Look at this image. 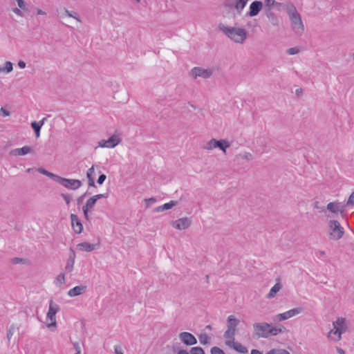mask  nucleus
<instances>
[{
    "instance_id": "obj_16",
    "label": "nucleus",
    "mask_w": 354,
    "mask_h": 354,
    "mask_svg": "<svg viewBox=\"0 0 354 354\" xmlns=\"http://www.w3.org/2000/svg\"><path fill=\"white\" fill-rule=\"evenodd\" d=\"M72 227L77 234H80L83 230V225L76 214H71V216Z\"/></svg>"
},
{
    "instance_id": "obj_54",
    "label": "nucleus",
    "mask_w": 354,
    "mask_h": 354,
    "mask_svg": "<svg viewBox=\"0 0 354 354\" xmlns=\"http://www.w3.org/2000/svg\"><path fill=\"white\" fill-rule=\"evenodd\" d=\"M295 94L298 97L301 96L303 95V89L301 88L296 89Z\"/></svg>"
},
{
    "instance_id": "obj_32",
    "label": "nucleus",
    "mask_w": 354,
    "mask_h": 354,
    "mask_svg": "<svg viewBox=\"0 0 354 354\" xmlns=\"http://www.w3.org/2000/svg\"><path fill=\"white\" fill-rule=\"evenodd\" d=\"M75 261L67 259L66 265L65 266V270L67 272H71L73 270Z\"/></svg>"
},
{
    "instance_id": "obj_48",
    "label": "nucleus",
    "mask_w": 354,
    "mask_h": 354,
    "mask_svg": "<svg viewBox=\"0 0 354 354\" xmlns=\"http://www.w3.org/2000/svg\"><path fill=\"white\" fill-rule=\"evenodd\" d=\"M24 260L23 259L19 257H15L11 259V262L13 264L21 263L24 262Z\"/></svg>"
},
{
    "instance_id": "obj_22",
    "label": "nucleus",
    "mask_w": 354,
    "mask_h": 354,
    "mask_svg": "<svg viewBox=\"0 0 354 354\" xmlns=\"http://www.w3.org/2000/svg\"><path fill=\"white\" fill-rule=\"evenodd\" d=\"M227 328H231L232 330H236V327L239 324V320L236 319L234 315H230L227 319Z\"/></svg>"
},
{
    "instance_id": "obj_44",
    "label": "nucleus",
    "mask_w": 354,
    "mask_h": 354,
    "mask_svg": "<svg viewBox=\"0 0 354 354\" xmlns=\"http://www.w3.org/2000/svg\"><path fill=\"white\" fill-rule=\"evenodd\" d=\"M69 250H70V254H69L68 259L75 261V257H76L75 252L74 251V250L72 248H71Z\"/></svg>"
},
{
    "instance_id": "obj_1",
    "label": "nucleus",
    "mask_w": 354,
    "mask_h": 354,
    "mask_svg": "<svg viewBox=\"0 0 354 354\" xmlns=\"http://www.w3.org/2000/svg\"><path fill=\"white\" fill-rule=\"evenodd\" d=\"M283 8L286 10L291 22V27L297 35H301L304 32V24L300 14L297 12L294 4L290 1L283 3Z\"/></svg>"
},
{
    "instance_id": "obj_63",
    "label": "nucleus",
    "mask_w": 354,
    "mask_h": 354,
    "mask_svg": "<svg viewBox=\"0 0 354 354\" xmlns=\"http://www.w3.org/2000/svg\"><path fill=\"white\" fill-rule=\"evenodd\" d=\"M251 354H263L261 351L257 349H252L251 351Z\"/></svg>"
},
{
    "instance_id": "obj_27",
    "label": "nucleus",
    "mask_w": 354,
    "mask_h": 354,
    "mask_svg": "<svg viewBox=\"0 0 354 354\" xmlns=\"http://www.w3.org/2000/svg\"><path fill=\"white\" fill-rule=\"evenodd\" d=\"M264 3H265V9H270V10L274 6H278V5L281 6L282 5V3L276 2L275 0H264Z\"/></svg>"
},
{
    "instance_id": "obj_53",
    "label": "nucleus",
    "mask_w": 354,
    "mask_h": 354,
    "mask_svg": "<svg viewBox=\"0 0 354 354\" xmlns=\"http://www.w3.org/2000/svg\"><path fill=\"white\" fill-rule=\"evenodd\" d=\"M17 64L20 68H25L26 66V64L22 60L19 61Z\"/></svg>"
},
{
    "instance_id": "obj_55",
    "label": "nucleus",
    "mask_w": 354,
    "mask_h": 354,
    "mask_svg": "<svg viewBox=\"0 0 354 354\" xmlns=\"http://www.w3.org/2000/svg\"><path fill=\"white\" fill-rule=\"evenodd\" d=\"M73 345L76 352H77V351H81L80 345L79 342H73Z\"/></svg>"
},
{
    "instance_id": "obj_50",
    "label": "nucleus",
    "mask_w": 354,
    "mask_h": 354,
    "mask_svg": "<svg viewBox=\"0 0 354 354\" xmlns=\"http://www.w3.org/2000/svg\"><path fill=\"white\" fill-rule=\"evenodd\" d=\"M242 158L243 159H245L247 160H251L252 159V153H249V152H245L243 156H242Z\"/></svg>"
},
{
    "instance_id": "obj_62",
    "label": "nucleus",
    "mask_w": 354,
    "mask_h": 354,
    "mask_svg": "<svg viewBox=\"0 0 354 354\" xmlns=\"http://www.w3.org/2000/svg\"><path fill=\"white\" fill-rule=\"evenodd\" d=\"M336 350L339 354H345V351L341 348L337 347Z\"/></svg>"
},
{
    "instance_id": "obj_60",
    "label": "nucleus",
    "mask_w": 354,
    "mask_h": 354,
    "mask_svg": "<svg viewBox=\"0 0 354 354\" xmlns=\"http://www.w3.org/2000/svg\"><path fill=\"white\" fill-rule=\"evenodd\" d=\"M89 187H95L94 179H88Z\"/></svg>"
},
{
    "instance_id": "obj_37",
    "label": "nucleus",
    "mask_w": 354,
    "mask_h": 354,
    "mask_svg": "<svg viewBox=\"0 0 354 354\" xmlns=\"http://www.w3.org/2000/svg\"><path fill=\"white\" fill-rule=\"evenodd\" d=\"M65 283V275L64 273L59 274L56 278V283H59V285L64 284Z\"/></svg>"
},
{
    "instance_id": "obj_20",
    "label": "nucleus",
    "mask_w": 354,
    "mask_h": 354,
    "mask_svg": "<svg viewBox=\"0 0 354 354\" xmlns=\"http://www.w3.org/2000/svg\"><path fill=\"white\" fill-rule=\"evenodd\" d=\"M86 290V286H77L68 291V295L71 297L79 296Z\"/></svg>"
},
{
    "instance_id": "obj_56",
    "label": "nucleus",
    "mask_w": 354,
    "mask_h": 354,
    "mask_svg": "<svg viewBox=\"0 0 354 354\" xmlns=\"http://www.w3.org/2000/svg\"><path fill=\"white\" fill-rule=\"evenodd\" d=\"M36 14L37 15H46V12L43 11L42 10L39 9V8H36Z\"/></svg>"
},
{
    "instance_id": "obj_33",
    "label": "nucleus",
    "mask_w": 354,
    "mask_h": 354,
    "mask_svg": "<svg viewBox=\"0 0 354 354\" xmlns=\"http://www.w3.org/2000/svg\"><path fill=\"white\" fill-rule=\"evenodd\" d=\"M191 354H205L204 350L200 346L192 347L190 350Z\"/></svg>"
},
{
    "instance_id": "obj_11",
    "label": "nucleus",
    "mask_w": 354,
    "mask_h": 354,
    "mask_svg": "<svg viewBox=\"0 0 354 354\" xmlns=\"http://www.w3.org/2000/svg\"><path fill=\"white\" fill-rule=\"evenodd\" d=\"M263 8V3L261 1H254L251 3L249 11L246 13L247 17H255Z\"/></svg>"
},
{
    "instance_id": "obj_10",
    "label": "nucleus",
    "mask_w": 354,
    "mask_h": 354,
    "mask_svg": "<svg viewBox=\"0 0 354 354\" xmlns=\"http://www.w3.org/2000/svg\"><path fill=\"white\" fill-rule=\"evenodd\" d=\"M179 339L186 346H192L197 344V339L194 335L189 332H182L179 334Z\"/></svg>"
},
{
    "instance_id": "obj_40",
    "label": "nucleus",
    "mask_w": 354,
    "mask_h": 354,
    "mask_svg": "<svg viewBox=\"0 0 354 354\" xmlns=\"http://www.w3.org/2000/svg\"><path fill=\"white\" fill-rule=\"evenodd\" d=\"M210 352H211V354H225L221 348H220L217 346L212 347L211 348Z\"/></svg>"
},
{
    "instance_id": "obj_8",
    "label": "nucleus",
    "mask_w": 354,
    "mask_h": 354,
    "mask_svg": "<svg viewBox=\"0 0 354 354\" xmlns=\"http://www.w3.org/2000/svg\"><path fill=\"white\" fill-rule=\"evenodd\" d=\"M58 310L59 306L55 304L53 300H50L48 312L47 313V318L50 320V323L47 324L48 328L56 326V313Z\"/></svg>"
},
{
    "instance_id": "obj_6",
    "label": "nucleus",
    "mask_w": 354,
    "mask_h": 354,
    "mask_svg": "<svg viewBox=\"0 0 354 354\" xmlns=\"http://www.w3.org/2000/svg\"><path fill=\"white\" fill-rule=\"evenodd\" d=\"M230 147V143L225 140H217L214 138L208 141L203 149L207 150H212L214 148H219L224 153L226 152L227 148Z\"/></svg>"
},
{
    "instance_id": "obj_41",
    "label": "nucleus",
    "mask_w": 354,
    "mask_h": 354,
    "mask_svg": "<svg viewBox=\"0 0 354 354\" xmlns=\"http://www.w3.org/2000/svg\"><path fill=\"white\" fill-rule=\"evenodd\" d=\"M13 69V66H12V62H6L5 63V66H4V68L3 70L6 72V73H10Z\"/></svg>"
},
{
    "instance_id": "obj_4",
    "label": "nucleus",
    "mask_w": 354,
    "mask_h": 354,
    "mask_svg": "<svg viewBox=\"0 0 354 354\" xmlns=\"http://www.w3.org/2000/svg\"><path fill=\"white\" fill-rule=\"evenodd\" d=\"M333 329L330 330L328 333V337L331 334L337 335V337L333 338V339L335 342L339 341L342 338V333L346 331V319L343 317H338L335 322H333Z\"/></svg>"
},
{
    "instance_id": "obj_9",
    "label": "nucleus",
    "mask_w": 354,
    "mask_h": 354,
    "mask_svg": "<svg viewBox=\"0 0 354 354\" xmlns=\"http://www.w3.org/2000/svg\"><path fill=\"white\" fill-rule=\"evenodd\" d=\"M192 75L195 79L198 77L207 79L212 75V71L210 69H204L200 67H194L191 71Z\"/></svg>"
},
{
    "instance_id": "obj_30",
    "label": "nucleus",
    "mask_w": 354,
    "mask_h": 354,
    "mask_svg": "<svg viewBox=\"0 0 354 354\" xmlns=\"http://www.w3.org/2000/svg\"><path fill=\"white\" fill-rule=\"evenodd\" d=\"M209 339H210V338L205 333L201 334L199 335V341H200L201 344H202L203 345L209 344Z\"/></svg>"
},
{
    "instance_id": "obj_3",
    "label": "nucleus",
    "mask_w": 354,
    "mask_h": 354,
    "mask_svg": "<svg viewBox=\"0 0 354 354\" xmlns=\"http://www.w3.org/2000/svg\"><path fill=\"white\" fill-rule=\"evenodd\" d=\"M218 28L221 31L235 43L243 44L248 37V32L244 28L225 26L222 24L219 25Z\"/></svg>"
},
{
    "instance_id": "obj_36",
    "label": "nucleus",
    "mask_w": 354,
    "mask_h": 354,
    "mask_svg": "<svg viewBox=\"0 0 354 354\" xmlns=\"http://www.w3.org/2000/svg\"><path fill=\"white\" fill-rule=\"evenodd\" d=\"M234 0H225L223 2V6L225 8L228 9H234Z\"/></svg>"
},
{
    "instance_id": "obj_45",
    "label": "nucleus",
    "mask_w": 354,
    "mask_h": 354,
    "mask_svg": "<svg viewBox=\"0 0 354 354\" xmlns=\"http://www.w3.org/2000/svg\"><path fill=\"white\" fill-rule=\"evenodd\" d=\"M353 204H354V192H353L351 193V194L350 195V196L347 201L346 205L349 206V205H352Z\"/></svg>"
},
{
    "instance_id": "obj_35",
    "label": "nucleus",
    "mask_w": 354,
    "mask_h": 354,
    "mask_svg": "<svg viewBox=\"0 0 354 354\" xmlns=\"http://www.w3.org/2000/svg\"><path fill=\"white\" fill-rule=\"evenodd\" d=\"M95 176V172L94 167L92 166L91 168H89L87 170L86 177L88 179H91V178L94 179Z\"/></svg>"
},
{
    "instance_id": "obj_64",
    "label": "nucleus",
    "mask_w": 354,
    "mask_h": 354,
    "mask_svg": "<svg viewBox=\"0 0 354 354\" xmlns=\"http://www.w3.org/2000/svg\"><path fill=\"white\" fill-rule=\"evenodd\" d=\"M267 354H277L276 353V351H275V348H273V349H271L270 351H269Z\"/></svg>"
},
{
    "instance_id": "obj_18",
    "label": "nucleus",
    "mask_w": 354,
    "mask_h": 354,
    "mask_svg": "<svg viewBox=\"0 0 354 354\" xmlns=\"http://www.w3.org/2000/svg\"><path fill=\"white\" fill-rule=\"evenodd\" d=\"M33 149L28 146H24L21 148H17L15 149H12L10 151V154L12 156H25L29 153H32Z\"/></svg>"
},
{
    "instance_id": "obj_24",
    "label": "nucleus",
    "mask_w": 354,
    "mask_h": 354,
    "mask_svg": "<svg viewBox=\"0 0 354 354\" xmlns=\"http://www.w3.org/2000/svg\"><path fill=\"white\" fill-rule=\"evenodd\" d=\"M37 171H38L40 174H43V175H45V176H48V178H50V179H52V180H55V181H56V182H57V180H58V178H59V176L56 175V174H53V173H51V172H50V171H47L46 169H44V168H42V167H39V168L37 169Z\"/></svg>"
},
{
    "instance_id": "obj_52",
    "label": "nucleus",
    "mask_w": 354,
    "mask_h": 354,
    "mask_svg": "<svg viewBox=\"0 0 354 354\" xmlns=\"http://www.w3.org/2000/svg\"><path fill=\"white\" fill-rule=\"evenodd\" d=\"M277 354H290V353L286 349H275Z\"/></svg>"
},
{
    "instance_id": "obj_61",
    "label": "nucleus",
    "mask_w": 354,
    "mask_h": 354,
    "mask_svg": "<svg viewBox=\"0 0 354 354\" xmlns=\"http://www.w3.org/2000/svg\"><path fill=\"white\" fill-rule=\"evenodd\" d=\"M155 211L157 212H163L165 210H164V208H162V205H160V206L156 207Z\"/></svg>"
},
{
    "instance_id": "obj_31",
    "label": "nucleus",
    "mask_w": 354,
    "mask_h": 354,
    "mask_svg": "<svg viewBox=\"0 0 354 354\" xmlns=\"http://www.w3.org/2000/svg\"><path fill=\"white\" fill-rule=\"evenodd\" d=\"M64 14L69 17H73L75 19L79 22L82 21L80 18L78 17L77 14L75 12L69 11L68 10L65 9Z\"/></svg>"
},
{
    "instance_id": "obj_14",
    "label": "nucleus",
    "mask_w": 354,
    "mask_h": 354,
    "mask_svg": "<svg viewBox=\"0 0 354 354\" xmlns=\"http://www.w3.org/2000/svg\"><path fill=\"white\" fill-rule=\"evenodd\" d=\"M96 203L97 201L93 196L87 200L86 204L82 207V211L86 219L88 220V213L93 211Z\"/></svg>"
},
{
    "instance_id": "obj_49",
    "label": "nucleus",
    "mask_w": 354,
    "mask_h": 354,
    "mask_svg": "<svg viewBox=\"0 0 354 354\" xmlns=\"http://www.w3.org/2000/svg\"><path fill=\"white\" fill-rule=\"evenodd\" d=\"M12 11L15 14H16L17 16L23 17L24 14L21 11V8H15L12 9Z\"/></svg>"
},
{
    "instance_id": "obj_19",
    "label": "nucleus",
    "mask_w": 354,
    "mask_h": 354,
    "mask_svg": "<svg viewBox=\"0 0 354 354\" xmlns=\"http://www.w3.org/2000/svg\"><path fill=\"white\" fill-rule=\"evenodd\" d=\"M265 15L269 19V21L274 26H278L279 24V17L270 9H264Z\"/></svg>"
},
{
    "instance_id": "obj_12",
    "label": "nucleus",
    "mask_w": 354,
    "mask_h": 354,
    "mask_svg": "<svg viewBox=\"0 0 354 354\" xmlns=\"http://www.w3.org/2000/svg\"><path fill=\"white\" fill-rule=\"evenodd\" d=\"M120 142L118 136L113 135L108 140H102L99 142V146L100 147L113 148L118 145Z\"/></svg>"
},
{
    "instance_id": "obj_5",
    "label": "nucleus",
    "mask_w": 354,
    "mask_h": 354,
    "mask_svg": "<svg viewBox=\"0 0 354 354\" xmlns=\"http://www.w3.org/2000/svg\"><path fill=\"white\" fill-rule=\"evenodd\" d=\"M328 227L332 231L329 233V238L333 240L340 239L344 234V230L341 226L339 221L336 220H330L328 222Z\"/></svg>"
},
{
    "instance_id": "obj_29",
    "label": "nucleus",
    "mask_w": 354,
    "mask_h": 354,
    "mask_svg": "<svg viewBox=\"0 0 354 354\" xmlns=\"http://www.w3.org/2000/svg\"><path fill=\"white\" fill-rule=\"evenodd\" d=\"M31 127L35 131L36 138H39L40 136V130L41 127L39 125V123H37V121H33L31 122Z\"/></svg>"
},
{
    "instance_id": "obj_7",
    "label": "nucleus",
    "mask_w": 354,
    "mask_h": 354,
    "mask_svg": "<svg viewBox=\"0 0 354 354\" xmlns=\"http://www.w3.org/2000/svg\"><path fill=\"white\" fill-rule=\"evenodd\" d=\"M57 183L68 189L76 190L82 185L80 180L69 179L59 176Z\"/></svg>"
},
{
    "instance_id": "obj_2",
    "label": "nucleus",
    "mask_w": 354,
    "mask_h": 354,
    "mask_svg": "<svg viewBox=\"0 0 354 354\" xmlns=\"http://www.w3.org/2000/svg\"><path fill=\"white\" fill-rule=\"evenodd\" d=\"M253 337L256 339L268 338L270 335L276 336L282 332L281 328L274 327L267 322L253 324Z\"/></svg>"
},
{
    "instance_id": "obj_51",
    "label": "nucleus",
    "mask_w": 354,
    "mask_h": 354,
    "mask_svg": "<svg viewBox=\"0 0 354 354\" xmlns=\"http://www.w3.org/2000/svg\"><path fill=\"white\" fill-rule=\"evenodd\" d=\"M114 351L115 354H123V351L120 346H115Z\"/></svg>"
},
{
    "instance_id": "obj_13",
    "label": "nucleus",
    "mask_w": 354,
    "mask_h": 354,
    "mask_svg": "<svg viewBox=\"0 0 354 354\" xmlns=\"http://www.w3.org/2000/svg\"><path fill=\"white\" fill-rule=\"evenodd\" d=\"M191 225V220L187 217L180 218L172 223V226L177 230L187 229Z\"/></svg>"
},
{
    "instance_id": "obj_25",
    "label": "nucleus",
    "mask_w": 354,
    "mask_h": 354,
    "mask_svg": "<svg viewBox=\"0 0 354 354\" xmlns=\"http://www.w3.org/2000/svg\"><path fill=\"white\" fill-rule=\"evenodd\" d=\"M339 205V203L337 202H330L327 205L326 208L329 212L332 213H337L339 212V210H340V207Z\"/></svg>"
},
{
    "instance_id": "obj_46",
    "label": "nucleus",
    "mask_w": 354,
    "mask_h": 354,
    "mask_svg": "<svg viewBox=\"0 0 354 354\" xmlns=\"http://www.w3.org/2000/svg\"><path fill=\"white\" fill-rule=\"evenodd\" d=\"M106 178V176L105 174H100L97 178V183L100 185L103 184Z\"/></svg>"
},
{
    "instance_id": "obj_34",
    "label": "nucleus",
    "mask_w": 354,
    "mask_h": 354,
    "mask_svg": "<svg viewBox=\"0 0 354 354\" xmlns=\"http://www.w3.org/2000/svg\"><path fill=\"white\" fill-rule=\"evenodd\" d=\"M177 204V201H171L169 203H165L164 205H162V208H164V210H168L171 209L173 207L176 206Z\"/></svg>"
},
{
    "instance_id": "obj_17",
    "label": "nucleus",
    "mask_w": 354,
    "mask_h": 354,
    "mask_svg": "<svg viewBox=\"0 0 354 354\" xmlns=\"http://www.w3.org/2000/svg\"><path fill=\"white\" fill-rule=\"evenodd\" d=\"M226 344L230 347H232L235 351L240 353L245 354L248 352V348L239 342H236L234 341H227L226 342Z\"/></svg>"
},
{
    "instance_id": "obj_42",
    "label": "nucleus",
    "mask_w": 354,
    "mask_h": 354,
    "mask_svg": "<svg viewBox=\"0 0 354 354\" xmlns=\"http://www.w3.org/2000/svg\"><path fill=\"white\" fill-rule=\"evenodd\" d=\"M109 193L106 192V193H104V194H96V195H94V198H95V200L97 201L98 200L101 199V198H107L109 197Z\"/></svg>"
},
{
    "instance_id": "obj_28",
    "label": "nucleus",
    "mask_w": 354,
    "mask_h": 354,
    "mask_svg": "<svg viewBox=\"0 0 354 354\" xmlns=\"http://www.w3.org/2000/svg\"><path fill=\"white\" fill-rule=\"evenodd\" d=\"M235 332L236 330L227 328V330L224 333L223 336L225 338L230 339V341H234Z\"/></svg>"
},
{
    "instance_id": "obj_23",
    "label": "nucleus",
    "mask_w": 354,
    "mask_h": 354,
    "mask_svg": "<svg viewBox=\"0 0 354 354\" xmlns=\"http://www.w3.org/2000/svg\"><path fill=\"white\" fill-rule=\"evenodd\" d=\"M248 1L249 0H234V9H236L239 15L241 13Z\"/></svg>"
},
{
    "instance_id": "obj_15",
    "label": "nucleus",
    "mask_w": 354,
    "mask_h": 354,
    "mask_svg": "<svg viewBox=\"0 0 354 354\" xmlns=\"http://www.w3.org/2000/svg\"><path fill=\"white\" fill-rule=\"evenodd\" d=\"M301 310H302V308H292V309L289 310L285 313L278 314L277 315V318L280 322L283 321V320L288 319L295 315H298L299 313H300L301 312Z\"/></svg>"
},
{
    "instance_id": "obj_38",
    "label": "nucleus",
    "mask_w": 354,
    "mask_h": 354,
    "mask_svg": "<svg viewBox=\"0 0 354 354\" xmlns=\"http://www.w3.org/2000/svg\"><path fill=\"white\" fill-rule=\"evenodd\" d=\"M15 325H11L8 330V333H7V338L9 342H10L11 337H12V335L15 333Z\"/></svg>"
},
{
    "instance_id": "obj_57",
    "label": "nucleus",
    "mask_w": 354,
    "mask_h": 354,
    "mask_svg": "<svg viewBox=\"0 0 354 354\" xmlns=\"http://www.w3.org/2000/svg\"><path fill=\"white\" fill-rule=\"evenodd\" d=\"M145 202L147 203V205L150 203H153L156 202V199L154 198H150L145 199Z\"/></svg>"
},
{
    "instance_id": "obj_21",
    "label": "nucleus",
    "mask_w": 354,
    "mask_h": 354,
    "mask_svg": "<svg viewBox=\"0 0 354 354\" xmlns=\"http://www.w3.org/2000/svg\"><path fill=\"white\" fill-rule=\"evenodd\" d=\"M97 245H99V244L95 245L88 242H82L77 245V248L82 251L91 252L96 248Z\"/></svg>"
},
{
    "instance_id": "obj_58",
    "label": "nucleus",
    "mask_w": 354,
    "mask_h": 354,
    "mask_svg": "<svg viewBox=\"0 0 354 354\" xmlns=\"http://www.w3.org/2000/svg\"><path fill=\"white\" fill-rule=\"evenodd\" d=\"M0 111L3 113V115L4 116H8L10 114L9 111H8L3 108H1Z\"/></svg>"
},
{
    "instance_id": "obj_43",
    "label": "nucleus",
    "mask_w": 354,
    "mask_h": 354,
    "mask_svg": "<svg viewBox=\"0 0 354 354\" xmlns=\"http://www.w3.org/2000/svg\"><path fill=\"white\" fill-rule=\"evenodd\" d=\"M299 49L297 48H290L287 50V53L289 55H296L299 53Z\"/></svg>"
},
{
    "instance_id": "obj_59",
    "label": "nucleus",
    "mask_w": 354,
    "mask_h": 354,
    "mask_svg": "<svg viewBox=\"0 0 354 354\" xmlns=\"http://www.w3.org/2000/svg\"><path fill=\"white\" fill-rule=\"evenodd\" d=\"M177 354H191L187 350L185 349H179Z\"/></svg>"
},
{
    "instance_id": "obj_39",
    "label": "nucleus",
    "mask_w": 354,
    "mask_h": 354,
    "mask_svg": "<svg viewBox=\"0 0 354 354\" xmlns=\"http://www.w3.org/2000/svg\"><path fill=\"white\" fill-rule=\"evenodd\" d=\"M60 196L62 197V198L65 201L66 205H69L71 200H72V196L70 194H64V193H62L60 194Z\"/></svg>"
},
{
    "instance_id": "obj_47",
    "label": "nucleus",
    "mask_w": 354,
    "mask_h": 354,
    "mask_svg": "<svg viewBox=\"0 0 354 354\" xmlns=\"http://www.w3.org/2000/svg\"><path fill=\"white\" fill-rule=\"evenodd\" d=\"M88 192H86V193H84L83 195L79 196L77 198V203L78 205H80V204L82 203L83 201H84V198L87 196L88 194Z\"/></svg>"
},
{
    "instance_id": "obj_26",
    "label": "nucleus",
    "mask_w": 354,
    "mask_h": 354,
    "mask_svg": "<svg viewBox=\"0 0 354 354\" xmlns=\"http://www.w3.org/2000/svg\"><path fill=\"white\" fill-rule=\"evenodd\" d=\"M280 289H281V285L279 283H277L274 284L270 289L269 293L268 294L267 297L269 299L274 297L275 296V295L277 294V292H278Z\"/></svg>"
}]
</instances>
